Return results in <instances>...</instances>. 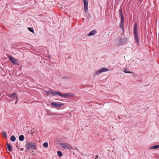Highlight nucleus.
I'll use <instances>...</instances> for the list:
<instances>
[{
    "mask_svg": "<svg viewBox=\"0 0 159 159\" xmlns=\"http://www.w3.org/2000/svg\"><path fill=\"white\" fill-rule=\"evenodd\" d=\"M133 31L135 40L137 43L138 44L139 43V37L137 33V23L136 22L134 24Z\"/></svg>",
    "mask_w": 159,
    "mask_h": 159,
    "instance_id": "obj_1",
    "label": "nucleus"
},
{
    "mask_svg": "<svg viewBox=\"0 0 159 159\" xmlns=\"http://www.w3.org/2000/svg\"><path fill=\"white\" fill-rule=\"evenodd\" d=\"M120 11V27L122 29L123 32H124V18L123 15L122 14V10L121 9L119 10Z\"/></svg>",
    "mask_w": 159,
    "mask_h": 159,
    "instance_id": "obj_2",
    "label": "nucleus"
},
{
    "mask_svg": "<svg viewBox=\"0 0 159 159\" xmlns=\"http://www.w3.org/2000/svg\"><path fill=\"white\" fill-rule=\"evenodd\" d=\"M25 146L27 150H30V149L34 150L36 149V146L34 143L32 142L27 143L25 145Z\"/></svg>",
    "mask_w": 159,
    "mask_h": 159,
    "instance_id": "obj_3",
    "label": "nucleus"
},
{
    "mask_svg": "<svg viewBox=\"0 0 159 159\" xmlns=\"http://www.w3.org/2000/svg\"><path fill=\"white\" fill-rule=\"evenodd\" d=\"M9 58L11 62L13 65L17 66L20 65V63H19V61L16 58L12 56H9Z\"/></svg>",
    "mask_w": 159,
    "mask_h": 159,
    "instance_id": "obj_4",
    "label": "nucleus"
},
{
    "mask_svg": "<svg viewBox=\"0 0 159 159\" xmlns=\"http://www.w3.org/2000/svg\"><path fill=\"white\" fill-rule=\"evenodd\" d=\"M60 144L65 149L70 150L72 149V147L69 143H61Z\"/></svg>",
    "mask_w": 159,
    "mask_h": 159,
    "instance_id": "obj_5",
    "label": "nucleus"
},
{
    "mask_svg": "<svg viewBox=\"0 0 159 159\" xmlns=\"http://www.w3.org/2000/svg\"><path fill=\"white\" fill-rule=\"evenodd\" d=\"M63 105V103L61 102H52L51 103V105L55 108H59Z\"/></svg>",
    "mask_w": 159,
    "mask_h": 159,
    "instance_id": "obj_6",
    "label": "nucleus"
},
{
    "mask_svg": "<svg viewBox=\"0 0 159 159\" xmlns=\"http://www.w3.org/2000/svg\"><path fill=\"white\" fill-rule=\"evenodd\" d=\"M127 40V37H125L124 38L122 39L120 38V40H119V45H123L125 42H126Z\"/></svg>",
    "mask_w": 159,
    "mask_h": 159,
    "instance_id": "obj_7",
    "label": "nucleus"
},
{
    "mask_svg": "<svg viewBox=\"0 0 159 159\" xmlns=\"http://www.w3.org/2000/svg\"><path fill=\"white\" fill-rule=\"evenodd\" d=\"M84 2V10L85 12H87L88 9V0H83Z\"/></svg>",
    "mask_w": 159,
    "mask_h": 159,
    "instance_id": "obj_8",
    "label": "nucleus"
},
{
    "mask_svg": "<svg viewBox=\"0 0 159 159\" xmlns=\"http://www.w3.org/2000/svg\"><path fill=\"white\" fill-rule=\"evenodd\" d=\"M51 91H52L51 93H52V96L58 95L60 97L61 96V93L59 91H56L55 92L53 91V90L50 89Z\"/></svg>",
    "mask_w": 159,
    "mask_h": 159,
    "instance_id": "obj_9",
    "label": "nucleus"
},
{
    "mask_svg": "<svg viewBox=\"0 0 159 159\" xmlns=\"http://www.w3.org/2000/svg\"><path fill=\"white\" fill-rule=\"evenodd\" d=\"M7 96L9 98H16L18 99V97L16 93H14L12 94H7Z\"/></svg>",
    "mask_w": 159,
    "mask_h": 159,
    "instance_id": "obj_10",
    "label": "nucleus"
},
{
    "mask_svg": "<svg viewBox=\"0 0 159 159\" xmlns=\"http://www.w3.org/2000/svg\"><path fill=\"white\" fill-rule=\"evenodd\" d=\"M74 95V94L71 93H68L65 94H63L61 93V97H63L64 98H66L67 96L72 97Z\"/></svg>",
    "mask_w": 159,
    "mask_h": 159,
    "instance_id": "obj_11",
    "label": "nucleus"
},
{
    "mask_svg": "<svg viewBox=\"0 0 159 159\" xmlns=\"http://www.w3.org/2000/svg\"><path fill=\"white\" fill-rule=\"evenodd\" d=\"M97 33V31L95 30H94L91 31L87 35V36L93 35Z\"/></svg>",
    "mask_w": 159,
    "mask_h": 159,
    "instance_id": "obj_12",
    "label": "nucleus"
},
{
    "mask_svg": "<svg viewBox=\"0 0 159 159\" xmlns=\"http://www.w3.org/2000/svg\"><path fill=\"white\" fill-rule=\"evenodd\" d=\"M7 148L9 152H11L12 150V148L11 144L7 143Z\"/></svg>",
    "mask_w": 159,
    "mask_h": 159,
    "instance_id": "obj_13",
    "label": "nucleus"
},
{
    "mask_svg": "<svg viewBox=\"0 0 159 159\" xmlns=\"http://www.w3.org/2000/svg\"><path fill=\"white\" fill-rule=\"evenodd\" d=\"M100 72L101 73L103 72H105L108 70V69L107 68H103L100 69Z\"/></svg>",
    "mask_w": 159,
    "mask_h": 159,
    "instance_id": "obj_14",
    "label": "nucleus"
},
{
    "mask_svg": "<svg viewBox=\"0 0 159 159\" xmlns=\"http://www.w3.org/2000/svg\"><path fill=\"white\" fill-rule=\"evenodd\" d=\"M123 72L126 73H131V74L132 73L133 74H134V73L133 72L127 71V69H124L123 70Z\"/></svg>",
    "mask_w": 159,
    "mask_h": 159,
    "instance_id": "obj_15",
    "label": "nucleus"
},
{
    "mask_svg": "<svg viewBox=\"0 0 159 159\" xmlns=\"http://www.w3.org/2000/svg\"><path fill=\"white\" fill-rule=\"evenodd\" d=\"M20 141H22L24 139V136L23 135H21L19 137Z\"/></svg>",
    "mask_w": 159,
    "mask_h": 159,
    "instance_id": "obj_16",
    "label": "nucleus"
},
{
    "mask_svg": "<svg viewBox=\"0 0 159 159\" xmlns=\"http://www.w3.org/2000/svg\"><path fill=\"white\" fill-rule=\"evenodd\" d=\"M159 148V145H156L153 146L152 147H150L149 148L150 149H156Z\"/></svg>",
    "mask_w": 159,
    "mask_h": 159,
    "instance_id": "obj_17",
    "label": "nucleus"
},
{
    "mask_svg": "<svg viewBox=\"0 0 159 159\" xmlns=\"http://www.w3.org/2000/svg\"><path fill=\"white\" fill-rule=\"evenodd\" d=\"M10 140L12 142H14L16 140V138L14 135H12L10 138Z\"/></svg>",
    "mask_w": 159,
    "mask_h": 159,
    "instance_id": "obj_18",
    "label": "nucleus"
},
{
    "mask_svg": "<svg viewBox=\"0 0 159 159\" xmlns=\"http://www.w3.org/2000/svg\"><path fill=\"white\" fill-rule=\"evenodd\" d=\"M2 134L3 135L4 137L5 138H7V135L6 133V132H5L4 131H3L2 132Z\"/></svg>",
    "mask_w": 159,
    "mask_h": 159,
    "instance_id": "obj_19",
    "label": "nucleus"
},
{
    "mask_svg": "<svg viewBox=\"0 0 159 159\" xmlns=\"http://www.w3.org/2000/svg\"><path fill=\"white\" fill-rule=\"evenodd\" d=\"M57 154L58 156L59 157H61L62 156V153L60 151H58L57 152Z\"/></svg>",
    "mask_w": 159,
    "mask_h": 159,
    "instance_id": "obj_20",
    "label": "nucleus"
},
{
    "mask_svg": "<svg viewBox=\"0 0 159 159\" xmlns=\"http://www.w3.org/2000/svg\"><path fill=\"white\" fill-rule=\"evenodd\" d=\"M28 30L30 32L33 33H34V30L32 28L29 27L28 28Z\"/></svg>",
    "mask_w": 159,
    "mask_h": 159,
    "instance_id": "obj_21",
    "label": "nucleus"
},
{
    "mask_svg": "<svg viewBox=\"0 0 159 159\" xmlns=\"http://www.w3.org/2000/svg\"><path fill=\"white\" fill-rule=\"evenodd\" d=\"M48 144L47 142L44 143L43 144V146L46 148L48 147Z\"/></svg>",
    "mask_w": 159,
    "mask_h": 159,
    "instance_id": "obj_22",
    "label": "nucleus"
},
{
    "mask_svg": "<svg viewBox=\"0 0 159 159\" xmlns=\"http://www.w3.org/2000/svg\"><path fill=\"white\" fill-rule=\"evenodd\" d=\"M70 78V77L68 76H66L62 77V79H65L66 80H68Z\"/></svg>",
    "mask_w": 159,
    "mask_h": 159,
    "instance_id": "obj_23",
    "label": "nucleus"
},
{
    "mask_svg": "<svg viewBox=\"0 0 159 159\" xmlns=\"http://www.w3.org/2000/svg\"><path fill=\"white\" fill-rule=\"evenodd\" d=\"M45 92L46 93V94L47 95H49L50 94L52 95V93H51L52 91H45Z\"/></svg>",
    "mask_w": 159,
    "mask_h": 159,
    "instance_id": "obj_24",
    "label": "nucleus"
},
{
    "mask_svg": "<svg viewBox=\"0 0 159 159\" xmlns=\"http://www.w3.org/2000/svg\"><path fill=\"white\" fill-rule=\"evenodd\" d=\"M100 73H101L100 72V70H99L98 71L95 72V75H99Z\"/></svg>",
    "mask_w": 159,
    "mask_h": 159,
    "instance_id": "obj_25",
    "label": "nucleus"
},
{
    "mask_svg": "<svg viewBox=\"0 0 159 159\" xmlns=\"http://www.w3.org/2000/svg\"><path fill=\"white\" fill-rule=\"evenodd\" d=\"M96 158H95V159H97V158H98V155H96Z\"/></svg>",
    "mask_w": 159,
    "mask_h": 159,
    "instance_id": "obj_26",
    "label": "nucleus"
},
{
    "mask_svg": "<svg viewBox=\"0 0 159 159\" xmlns=\"http://www.w3.org/2000/svg\"><path fill=\"white\" fill-rule=\"evenodd\" d=\"M139 1L141 2L142 1V0H139Z\"/></svg>",
    "mask_w": 159,
    "mask_h": 159,
    "instance_id": "obj_27",
    "label": "nucleus"
},
{
    "mask_svg": "<svg viewBox=\"0 0 159 159\" xmlns=\"http://www.w3.org/2000/svg\"><path fill=\"white\" fill-rule=\"evenodd\" d=\"M18 102V101H17L16 102H16Z\"/></svg>",
    "mask_w": 159,
    "mask_h": 159,
    "instance_id": "obj_28",
    "label": "nucleus"
}]
</instances>
